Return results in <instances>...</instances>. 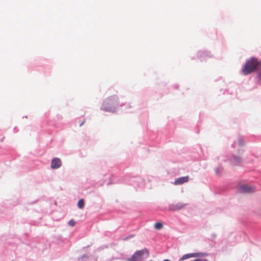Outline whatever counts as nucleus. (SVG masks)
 I'll return each instance as SVG.
<instances>
[{
    "label": "nucleus",
    "instance_id": "nucleus-2",
    "mask_svg": "<svg viewBox=\"0 0 261 261\" xmlns=\"http://www.w3.org/2000/svg\"><path fill=\"white\" fill-rule=\"evenodd\" d=\"M149 256V252L148 249L145 248L141 250L136 251L131 258L127 259L128 261H144Z\"/></svg>",
    "mask_w": 261,
    "mask_h": 261
},
{
    "label": "nucleus",
    "instance_id": "nucleus-12",
    "mask_svg": "<svg viewBox=\"0 0 261 261\" xmlns=\"http://www.w3.org/2000/svg\"><path fill=\"white\" fill-rule=\"evenodd\" d=\"M68 224L70 226H74L75 225V222L74 220H70L69 222H68Z\"/></svg>",
    "mask_w": 261,
    "mask_h": 261
},
{
    "label": "nucleus",
    "instance_id": "nucleus-14",
    "mask_svg": "<svg viewBox=\"0 0 261 261\" xmlns=\"http://www.w3.org/2000/svg\"><path fill=\"white\" fill-rule=\"evenodd\" d=\"M258 77L259 79L260 82H261V71L259 72V73L258 74Z\"/></svg>",
    "mask_w": 261,
    "mask_h": 261
},
{
    "label": "nucleus",
    "instance_id": "nucleus-15",
    "mask_svg": "<svg viewBox=\"0 0 261 261\" xmlns=\"http://www.w3.org/2000/svg\"><path fill=\"white\" fill-rule=\"evenodd\" d=\"M238 144L240 145H242L243 144V142H242V141L241 139H239V141H238Z\"/></svg>",
    "mask_w": 261,
    "mask_h": 261
},
{
    "label": "nucleus",
    "instance_id": "nucleus-6",
    "mask_svg": "<svg viewBox=\"0 0 261 261\" xmlns=\"http://www.w3.org/2000/svg\"><path fill=\"white\" fill-rule=\"evenodd\" d=\"M185 204L179 202L176 204H172L169 206V210L172 211L180 210L185 206Z\"/></svg>",
    "mask_w": 261,
    "mask_h": 261
},
{
    "label": "nucleus",
    "instance_id": "nucleus-10",
    "mask_svg": "<svg viewBox=\"0 0 261 261\" xmlns=\"http://www.w3.org/2000/svg\"><path fill=\"white\" fill-rule=\"evenodd\" d=\"M163 225L161 222H157V223H155L154 224V228L158 230L162 229L163 228Z\"/></svg>",
    "mask_w": 261,
    "mask_h": 261
},
{
    "label": "nucleus",
    "instance_id": "nucleus-3",
    "mask_svg": "<svg viewBox=\"0 0 261 261\" xmlns=\"http://www.w3.org/2000/svg\"><path fill=\"white\" fill-rule=\"evenodd\" d=\"M117 105L118 102L116 98L109 97L103 102L102 109L107 112H114Z\"/></svg>",
    "mask_w": 261,
    "mask_h": 261
},
{
    "label": "nucleus",
    "instance_id": "nucleus-1",
    "mask_svg": "<svg viewBox=\"0 0 261 261\" xmlns=\"http://www.w3.org/2000/svg\"><path fill=\"white\" fill-rule=\"evenodd\" d=\"M260 63L258 60L252 58L247 60L242 69V73L244 75L250 74L254 72L260 65Z\"/></svg>",
    "mask_w": 261,
    "mask_h": 261
},
{
    "label": "nucleus",
    "instance_id": "nucleus-5",
    "mask_svg": "<svg viewBox=\"0 0 261 261\" xmlns=\"http://www.w3.org/2000/svg\"><path fill=\"white\" fill-rule=\"evenodd\" d=\"M239 192L241 193H250L253 192V189L251 187L247 185L240 186L238 189Z\"/></svg>",
    "mask_w": 261,
    "mask_h": 261
},
{
    "label": "nucleus",
    "instance_id": "nucleus-8",
    "mask_svg": "<svg viewBox=\"0 0 261 261\" xmlns=\"http://www.w3.org/2000/svg\"><path fill=\"white\" fill-rule=\"evenodd\" d=\"M200 254H202L201 253H190V254H186L184 255L181 258V260H185L186 259L191 258V257H195L199 256Z\"/></svg>",
    "mask_w": 261,
    "mask_h": 261
},
{
    "label": "nucleus",
    "instance_id": "nucleus-4",
    "mask_svg": "<svg viewBox=\"0 0 261 261\" xmlns=\"http://www.w3.org/2000/svg\"><path fill=\"white\" fill-rule=\"evenodd\" d=\"M62 165V162L59 158H55L51 162L50 167L53 169L60 168Z\"/></svg>",
    "mask_w": 261,
    "mask_h": 261
},
{
    "label": "nucleus",
    "instance_id": "nucleus-16",
    "mask_svg": "<svg viewBox=\"0 0 261 261\" xmlns=\"http://www.w3.org/2000/svg\"><path fill=\"white\" fill-rule=\"evenodd\" d=\"M85 119H84L80 124V126H82L84 123H85Z\"/></svg>",
    "mask_w": 261,
    "mask_h": 261
},
{
    "label": "nucleus",
    "instance_id": "nucleus-11",
    "mask_svg": "<svg viewBox=\"0 0 261 261\" xmlns=\"http://www.w3.org/2000/svg\"><path fill=\"white\" fill-rule=\"evenodd\" d=\"M223 171V169L221 167H218L215 169V172L217 175H220Z\"/></svg>",
    "mask_w": 261,
    "mask_h": 261
},
{
    "label": "nucleus",
    "instance_id": "nucleus-7",
    "mask_svg": "<svg viewBox=\"0 0 261 261\" xmlns=\"http://www.w3.org/2000/svg\"><path fill=\"white\" fill-rule=\"evenodd\" d=\"M189 177L188 176L177 178L174 181L175 185H179L186 183L189 181Z\"/></svg>",
    "mask_w": 261,
    "mask_h": 261
},
{
    "label": "nucleus",
    "instance_id": "nucleus-9",
    "mask_svg": "<svg viewBox=\"0 0 261 261\" xmlns=\"http://www.w3.org/2000/svg\"><path fill=\"white\" fill-rule=\"evenodd\" d=\"M77 206L80 209H82L84 207V199H81L78 201Z\"/></svg>",
    "mask_w": 261,
    "mask_h": 261
},
{
    "label": "nucleus",
    "instance_id": "nucleus-17",
    "mask_svg": "<svg viewBox=\"0 0 261 261\" xmlns=\"http://www.w3.org/2000/svg\"><path fill=\"white\" fill-rule=\"evenodd\" d=\"M163 261H170V260H169V259H165V260H164Z\"/></svg>",
    "mask_w": 261,
    "mask_h": 261
},
{
    "label": "nucleus",
    "instance_id": "nucleus-13",
    "mask_svg": "<svg viewBox=\"0 0 261 261\" xmlns=\"http://www.w3.org/2000/svg\"><path fill=\"white\" fill-rule=\"evenodd\" d=\"M191 261H208V260H207V259H206L205 258H197V259H194Z\"/></svg>",
    "mask_w": 261,
    "mask_h": 261
}]
</instances>
